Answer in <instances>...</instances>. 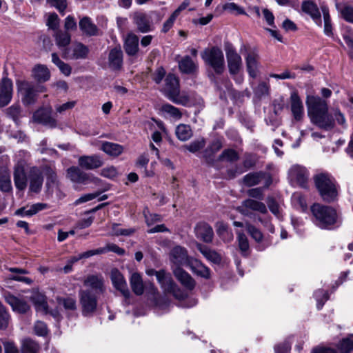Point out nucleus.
Listing matches in <instances>:
<instances>
[{
  "label": "nucleus",
  "mask_w": 353,
  "mask_h": 353,
  "mask_svg": "<svg viewBox=\"0 0 353 353\" xmlns=\"http://www.w3.org/2000/svg\"><path fill=\"white\" fill-rule=\"evenodd\" d=\"M17 86L18 92L21 96V101L24 105H30L36 103L39 92L46 91L43 85H35L28 81H17Z\"/></svg>",
  "instance_id": "nucleus-5"
},
{
  "label": "nucleus",
  "mask_w": 353,
  "mask_h": 353,
  "mask_svg": "<svg viewBox=\"0 0 353 353\" xmlns=\"http://www.w3.org/2000/svg\"><path fill=\"white\" fill-rule=\"evenodd\" d=\"M53 37H54L56 45L59 48H66L71 41V34L67 31L57 30Z\"/></svg>",
  "instance_id": "nucleus-39"
},
{
  "label": "nucleus",
  "mask_w": 353,
  "mask_h": 353,
  "mask_svg": "<svg viewBox=\"0 0 353 353\" xmlns=\"http://www.w3.org/2000/svg\"><path fill=\"white\" fill-rule=\"evenodd\" d=\"M100 149L106 154L113 157L119 156L123 152V145L109 141H103Z\"/></svg>",
  "instance_id": "nucleus-37"
},
{
  "label": "nucleus",
  "mask_w": 353,
  "mask_h": 353,
  "mask_svg": "<svg viewBox=\"0 0 353 353\" xmlns=\"http://www.w3.org/2000/svg\"><path fill=\"white\" fill-rule=\"evenodd\" d=\"M49 205L44 203H37L30 206L22 207L15 211V214L21 216H32L39 212L48 209Z\"/></svg>",
  "instance_id": "nucleus-30"
},
{
  "label": "nucleus",
  "mask_w": 353,
  "mask_h": 353,
  "mask_svg": "<svg viewBox=\"0 0 353 353\" xmlns=\"http://www.w3.org/2000/svg\"><path fill=\"white\" fill-rule=\"evenodd\" d=\"M34 333L40 336H45L48 334V329L47 325L41 321H37L34 325Z\"/></svg>",
  "instance_id": "nucleus-56"
},
{
  "label": "nucleus",
  "mask_w": 353,
  "mask_h": 353,
  "mask_svg": "<svg viewBox=\"0 0 353 353\" xmlns=\"http://www.w3.org/2000/svg\"><path fill=\"white\" fill-rule=\"evenodd\" d=\"M205 140L201 139L191 142L189 145H186L185 148L191 152H196L202 149L205 146Z\"/></svg>",
  "instance_id": "nucleus-60"
},
{
  "label": "nucleus",
  "mask_w": 353,
  "mask_h": 353,
  "mask_svg": "<svg viewBox=\"0 0 353 353\" xmlns=\"http://www.w3.org/2000/svg\"><path fill=\"white\" fill-rule=\"evenodd\" d=\"M181 8H178L174 12H172V14L170 16L168 19L164 22V23L163 25L162 30H161L162 32H163V33L168 32L170 30V28L173 26L176 17H178V15L179 14V13L181 12Z\"/></svg>",
  "instance_id": "nucleus-53"
},
{
  "label": "nucleus",
  "mask_w": 353,
  "mask_h": 353,
  "mask_svg": "<svg viewBox=\"0 0 353 353\" xmlns=\"http://www.w3.org/2000/svg\"><path fill=\"white\" fill-rule=\"evenodd\" d=\"M79 26L81 31L86 36H95L98 33L97 26L92 23L91 19L88 17H83L79 21Z\"/></svg>",
  "instance_id": "nucleus-34"
},
{
  "label": "nucleus",
  "mask_w": 353,
  "mask_h": 353,
  "mask_svg": "<svg viewBox=\"0 0 353 353\" xmlns=\"http://www.w3.org/2000/svg\"><path fill=\"white\" fill-rule=\"evenodd\" d=\"M223 147V141L221 139L217 138L214 139L209 145L203 152V157L205 162L212 165L215 161L214 156Z\"/></svg>",
  "instance_id": "nucleus-23"
},
{
  "label": "nucleus",
  "mask_w": 353,
  "mask_h": 353,
  "mask_svg": "<svg viewBox=\"0 0 353 353\" xmlns=\"http://www.w3.org/2000/svg\"><path fill=\"white\" fill-rule=\"evenodd\" d=\"M111 281L114 287L125 298L130 297V291L123 274L116 268L111 270Z\"/></svg>",
  "instance_id": "nucleus-22"
},
{
  "label": "nucleus",
  "mask_w": 353,
  "mask_h": 353,
  "mask_svg": "<svg viewBox=\"0 0 353 353\" xmlns=\"http://www.w3.org/2000/svg\"><path fill=\"white\" fill-rule=\"evenodd\" d=\"M79 297L82 315L92 316L97 308V294H94L91 290H81L79 292Z\"/></svg>",
  "instance_id": "nucleus-8"
},
{
  "label": "nucleus",
  "mask_w": 353,
  "mask_h": 353,
  "mask_svg": "<svg viewBox=\"0 0 353 353\" xmlns=\"http://www.w3.org/2000/svg\"><path fill=\"white\" fill-rule=\"evenodd\" d=\"M12 92V81L8 78H3L0 83V108L6 106L11 101Z\"/></svg>",
  "instance_id": "nucleus-19"
},
{
  "label": "nucleus",
  "mask_w": 353,
  "mask_h": 353,
  "mask_svg": "<svg viewBox=\"0 0 353 353\" xmlns=\"http://www.w3.org/2000/svg\"><path fill=\"white\" fill-rule=\"evenodd\" d=\"M13 178L16 188L20 191H23L28 185V175L27 176L24 166L22 164H17L14 166Z\"/></svg>",
  "instance_id": "nucleus-24"
},
{
  "label": "nucleus",
  "mask_w": 353,
  "mask_h": 353,
  "mask_svg": "<svg viewBox=\"0 0 353 353\" xmlns=\"http://www.w3.org/2000/svg\"><path fill=\"white\" fill-rule=\"evenodd\" d=\"M290 101V110L294 119L296 121H302L304 116V107L297 92L291 93Z\"/></svg>",
  "instance_id": "nucleus-20"
},
{
  "label": "nucleus",
  "mask_w": 353,
  "mask_h": 353,
  "mask_svg": "<svg viewBox=\"0 0 353 353\" xmlns=\"http://www.w3.org/2000/svg\"><path fill=\"white\" fill-rule=\"evenodd\" d=\"M248 195L250 197V199H256L261 201L263 199V188H255L248 190Z\"/></svg>",
  "instance_id": "nucleus-58"
},
{
  "label": "nucleus",
  "mask_w": 353,
  "mask_h": 353,
  "mask_svg": "<svg viewBox=\"0 0 353 353\" xmlns=\"http://www.w3.org/2000/svg\"><path fill=\"white\" fill-rule=\"evenodd\" d=\"M89 53L88 48L80 42H77L71 46L63 49L62 57L65 59H84Z\"/></svg>",
  "instance_id": "nucleus-12"
},
{
  "label": "nucleus",
  "mask_w": 353,
  "mask_h": 353,
  "mask_svg": "<svg viewBox=\"0 0 353 353\" xmlns=\"http://www.w3.org/2000/svg\"><path fill=\"white\" fill-rule=\"evenodd\" d=\"M108 67L113 71H120L123 68V53L120 46L112 48L108 54Z\"/></svg>",
  "instance_id": "nucleus-18"
},
{
  "label": "nucleus",
  "mask_w": 353,
  "mask_h": 353,
  "mask_svg": "<svg viewBox=\"0 0 353 353\" xmlns=\"http://www.w3.org/2000/svg\"><path fill=\"white\" fill-rule=\"evenodd\" d=\"M188 266L190 268L192 272L197 276L205 278L206 279H210V269L204 264H203L200 261L194 258H191Z\"/></svg>",
  "instance_id": "nucleus-32"
},
{
  "label": "nucleus",
  "mask_w": 353,
  "mask_h": 353,
  "mask_svg": "<svg viewBox=\"0 0 353 353\" xmlns=\"http://www.w3.org/2000/svg\"><path fill=\"white\" fill-rule=\"evenodd\" d=\"M51 6L54 7L62 15L68 6V0H46Z\"/></svg>",
  "instance_id": "nucleus-54"
},
{
  "label": "nucleus",
  "mask_w": 353,
  "mask_h": 353,
  "mask_svg": "<svg viewBox=\"0 0 353 353\" xmlns=\"http://www.w3.org/2000/svg\"><path fill=\"white\" fill-rule=\"evenodd\" d=\"M161 91L174 103L186 106L190 103V96L185 92L180 91L179 79L174 74H168Z\"/></svg>",
  "instance_id": "nucleus-4"
},
{
  "label": "nucleus",
  "mask_w": 353,
  "mask_h": 353,
  "mask_svg": "<svg viewBox=\"0 0 353 353\" xmlns=\"http://www.w3.org/2000/svg\"><path fill=\"white\" fill-rule=\"evenodd\" d=\"M314 182L321 199L326 203L335 201L338 189L335 179L328 173H319L314 176Z\"/></svg>",
  "instance_id": "nucleus-3"
},
{
  "label": "nucleus",
  "mask_w": 353,
  "mask_h": 353,
  "mask_svg": "<svg viewBox=\"0 0 353 353\" xmlns=\"http://www.w3.org/2000/svg\"><path fill=\"white\" fill-rule=\"evenodd\" d=\"M59 18L58 15L56 13H52L48 16V20H47V26L49 27V28L54 30V32L57 31V30H59Z\"/></svg>",
  "instance_id": "nucleus-57"
},
{
  "label": "nucleus",
  "mask_w": 353,
  "mask_h": 353,
  "mask_svg": "<svg viewBox=\"0 0 353 353\" xmlns=\"http://www.w3.org/2000/svg\"><path fill=\"white\" fill-rule=\"evenodd\" d=\"M79 166L85 170H93L103 165V160L99 154L83 155L78 159Z\"/></svg>",
  "instance_id": "nucleus-16"
},
{
  "label": "nucleus",
  "mask_w": 353,
  "mask_h": 353,
  "mask_svg": "<svg viewBox=\"0 0 353 353\" xmlns=\"http://www.w3.org/2000/svg\"><path fill=\"white\" fill-rule=\"evenodd\" d=\"M101 176L108 178V179H114L118 174L117 168L114 166H109L103 168L100 172Z\"/></svg>",
  "instance_id": "nucleus-62"
},
{
  "label": "nucleus",
  "mask_w": 353,
  "mask_h": 353,
  "mask_svg": "<svg viewBox=\"0 0 353 353\" xmlns=\"http://www.w3.org/2000/svg\"><path fill=\"white\" fill-rule=\"evenodd\" d=\"M41 347L39 344L30 338L24 339L21 343V353H39Z\"/></svg>",
  "instance_id": "nucleus-43"
},
{
  "label": "nucleus",
  "mask_w": 353,
  "mask_h": 353,
  "mask_svg": "<svg viewBox=\"0 0 353 353\" xmlns=\"http://www.w3.org/2000/svg\"><path fill=\"white\" fill-rule=\"evenodd\" d=\"M194 230L197 238L205 243L212 242L214 232L212 228L208 223L205 222L199 223L196 224Z\"/></svg>",
  "instance_id": "nucleus-27"
},
{
  "label": "nucleus",
  "mask_w": 353,
  "mask_h": 353,
  "mask_svg": "<svg viewBox=\"0 0 353 353\" xmlns=\"http://www.w3.org/2000/svg\"><path fill=\"white\" fill-rule=\"evenodd\" d=\"M290 174L301 187L304 188H307L308 173L305 168L299 165H294L290 169Z\"/></svg>",
  "instance_id": "nucleus-31"
},
{
  "label": "nucleus",
  "mask_w": 353,
  "mask_h": 353,
  "mask_svg": "<svg viewBox=\"0 0 353 353\" xmlns=\"http://www.w3.org/2000/svg\"><path fill=\"white\" fill-rule=\"evenodd\" d=\"M256 163V155L251 153H245L243 165L245 168L250 169L253 168Z\"/></svg>",
  "instance_id": "nucleus-59"
},
{
  "label": "nucleus",
  "mask_w": 353,
  "mask_h": 353,
  "mask_svg": "<svg viewBox=\"0 0 353 353\" xmlns=\"http://www.w3.org/2000/svg\"><path fill=\"white\" fill-rule=\"evenodd\" d=\"M239 159L238 152L234 149H225L218 157V161H227L228 162H234Z\"/></svg>",
  "instance_id": "nucleus-47"
},
{
  "label": "nucleus",
  "mask_w": 353,
  "mask_h": 353,
  "mask_svg": "<svg viewBox=\"0 0 353 353\" xmlns=\"http://www.w3.org/2000/svg\"><path fill=\"white\" fill-rule=\"evenodd\" d=\"M237 211L245 216L256 220L258 216L255 212L265 214L268 213V208L261 201L247 199L241 202V205L237 208Z\"/></svg>",
  "instance_id": "nucleus-7"
},
{
  "label": "nucleus",
  "mask_w": 353,
  "mask_h": 353,
  "mask_svg": "<svg viewBox=\"0 0 353 353\" xmlns=\"http://www.w3.org/2000/svg\"><path fill=\"white\" fill-rule=\"evenodd\" d=\"M307 114L311 122L321 129L330 130L334 127V119L329 114L327 101L319 96L307 95L305 100Z\"/></svg>",
  "instance_id": "nucleus-1"
},
{
  "label": "nucleus",
  "mask_w": 353,
  "mask_h": 353,
  "mask_svg": "<svg viewBox=\"0 0 353 353\" xmlns=\"http://www.w3.org/2000/svg\"><path fill=\"white\" fill-rule=\"evenodd\" d=\"M314 223L321 229L331 230L339 222V216L332 207L314 203L311 206Z\"/></svg>",
  "instance_id": "nucleus-2"
},
{
  "label": "nucleus",
  "mask_w": 353,
  "mask_h": 353,
  "mask_svg": "<svg viewBox=\"0 0 353 353\" xmlns=\"http://www.w3.org/2000/svg\"><path fill=\"white\" fill-rule=\"evenodd\" d=\"M245 63L247 67V71L249 75L255 79L258 74V68L259 65V56L258 53L253 50L247 54L245 57Z\"/></svg>",
  "instance_id": "nucleus-29"
},
{
  "label": "nucleus",
  "mask_w": 353,
  "mask_h": 353,
  "mask_svg": "<svg viewBox=\"0 0 353 353\" xmlns=\"http://www.w3.org/2000/svg\"><path fill=\"white\" fill-rule=\"evenodd\" d=\"M162 110L165 112L170 114L171 116L175 117V118H181V113L179 108L173 106L170 104H165L162 106Z\"/></svg>",
  "instance_id": "nucleus-61"
},
{
  "label": "nucleus",
  "mask_w": 353,
  "mask_h": 353,
  "mask_svg": "<svg viewBox=\"0 0 353 353\" xmlns=\"http://www.w3.org/2000/svg\"><path fill=\"white\" fill-rule=\"evenodd\" d=\"M57 302L59 305H62L67 311H75L77 308V300L74 296H57Z\"/></svg>",
  "instance_id": "nucleus-42"
},
{
  "label": "nucleus",
  "mask_w": 353,
  "mask_h": 353,
  "mask_svg": "<svg viewBox=\"0 0 353 353\" xmlns=\"http://www.w3.org/2000/svg\"><path fill=\"white\" fill-rule=\"evenodd\" d=\"M130 286L133 292L138 296L142 295L144 292V285L142 278L139 273H133L131 276Z\"/></svg>",
  "instance_id": "nucleus-41"
},
{
  "label": "nucleus",
  "mask_w": 353,
  "mask_h": 353,
  "mask_svg": "<svg viewBox=\"0 0 353 353\" xmlns=\"http://www.w3.org/2000/svg\"><path fill=\"white\" fill-rule=\"evenodd\" d=\"M29 192L39 194L43 186V175L42 170L37 166H32L28 172Z\"/></svg>",
  "instance_id": "nucleus-13"
},
{
  "label": "nucleus",
  "mask_w": 353,
  "mask_h": 353,
  "mask_svg": "<svg viewBox=\"0 0 353 353\" xmlns=\"http://www.w3.org/2000/svg\"><path fill=\"white\" fill-rule=\"evenodd\" d=\"M157 281L164 294H171L179 300H183L187 296L186 293L174 282L170 273L167 272L165 270Z\"/></svg>",
  "instance_id": "nucleus-9"
},
{
  "label": "nucleus",
  "mask_w": 353,
  "mask_h": 353,
  "mask_svg": "<svg viewBox=\"0 0 353 353\" xmlns=\"http://www.w3.org/2000/svg\"><path fill=\"white\" fill-rule=\"evenodd\" d=\"M223 8L224 10H227L232 14L235 13L236 14H245V12L244 11L243 8L233 2L225 3L223 6Z\"/></svg>",
  "instance_id": "nucleus-55"
},
{
  "label": "nucleus",
  "mask_w": 353,
  "mask_h": 353,
  "mask_svg": "<svg viewBox=\"0 0 353 353\" xmlns=\"http://www.w3.org/2000/svg\"><path fill=\"white\" fill-rule=\"evenodd\" d=\"M41 170L42 172H44L47 178V181L46 183V193L48 195L51 196L53 192L52 190V186L57 185L58 183L56 171L53 168H52L50 165L43 166Z\"/></svg>",
  "instance_id": "nucleus-33"
},
{
  "label": "nucleus",
  "mask_w": 353,
  "mask_h": 353,
  "mask_svg": "<svg viewBox=\"0 0 353 353\" xmlns=\"http://www.w3.org/2000/svg\"><path fill=\"white\" fill-rule=\"evenodd\" d=\"M166 72L163 67H158L152 74V79L157 83L159 84L163 79L165 77Z\"/></svg>",
  "instance_id": "nucleus-63"
},
{
  "label": "nucleus",
  "mask_w": 353,
  "mask_h": 353,
  "mask_svg": "<svg viewBox=\"0 0 353 353\" xmlns=\"http://www.w3.org/2000/svg\"><path fill=\"white\" fill-rule=\"evenodd\" d=\"M10 320L8 310L0 301V330H6L8 327Z\"/></svg>",
  "instance_id": "nucleus-49"
},
{
  "label": "nucleus",
  "mask_w": 353,
  "mask_h": 353,
  "mask_svg": "<svg viewBox=\"0 0 353 353\" xmlns=\"http://www.w3.org/2000/svg\"><path fill=\"white\" fill-rule=\"evenodd\" d=\"M265 176L264 172H251L243 176V182L245 185L252 187L258 185Z\"/></svg>",
  "instance_id": "nucleus-40"
},
{
  "label": "nucleus",
  "mask_w": 353,
  "mask_h": 353,
  "mask_svg": "<svg viewBox=\"0 0 353 353\" xmlns=\"http://www.w3.org/2000/svg\"><path fill=\"white\" fill-rule=\"evenodd\" d=\"M21 107L19 104H13L6 109V114L10 117L16 123H18L21 114Z\"/></svg>",
  "instance_id": "nucleus-52"
},
{
  "label": "nucleus",
  "mask_w": 353,
  "mask_h": 353,
  "mask_svg": "<svg viewBox=\"0 0 353 353\" xmlns=\"http://www.w3.org/2000/svg\"><path fill=\"white\" fill-rule=\"evenodd\" d=\"M169 258L173 264L180 267L181 265L188 266L192 257L188 256V251L184 247L176 245L171 249Z\"/></svg>",
  "instance_id": "nucleus-15"
},
{
  "label": "nucleus",
  "mask_w": 353,
  "mask_h": 353,
  "mask_svg": "<svg viewBox=\"0 0 353 353\" xmlns=\"http://www.w3.org/2000/svg\"><path fill=\"white\" fill-rule=\"evenodd\" d=\"M133 21L139 32L147 33L153 30V25L151 17L143 12H137L133 17Z\"/></svg>",
  "instance_id": "nucleus-21"
},
{
  "label": "nucleus",
  "mask_w": 353,
  "mask_h": 353,
  "mask_svg": "<svg viewBox=\"0 0 353 353\" xmlns=\"http://www.w3.org/2000/svg\"><path fill=\"white\" fill-rule=\"evenodd\" d=\"M83 170L79 165L71 166L67 170V176L72 182L80 184H86L88 183L97 184L101 181L99 178L88 174Z\"/></svg>",
  "instance_id": "nucleus-10"
},
{
  "label": "nucleus",
  "mask_w": 353,
  "mask_h": 353,
  "mask_svg": "<svg viewBox=\"0 0 353 353\" xmlns=\"http://www.w3.org/2000/svg\"><path fill=\"white\" fill-rule=\"evenodd\" d=\"M245 228H246V230L249 233V234L256 242L260 243L263 241V233L258 228H256L254 225H253L249 223H246Z\"/></svg>",
  "instance_id": "nucleus-51"
},
{
  "label": "nucleus",
  "mask_w": 353,
  "mask_h": 353,
  "mask_svg": "<svg viewBox=\"0 0 353 353\" xmlns=\"http://www.w3.org/2000/svg\"><path fill=\"white\" fill-rule=\"evenodd\" d=\"M85 287L90 288L92 292L95 294H103L105 292L103 279L101 276L89 275L83 281Z\"/></svg>",
  "instance_id": "nucleus-25"
},
{
  "label": "nucleus",
  "mask_w": 353,
  "mask_h": 353,
  "mask_svg": "<svg viewBox=\"0 0 353 353\" xmlns=\"http://www.w3.org/2000/svg\"><path fill=\"white\" fill-rule=\"evenodd\" d=\"M139 37L134 33H128L124 40L123 48L125 53L130 57L137 55L139 48Z\"/></svg>",
  "instance_id": "nucleus-28"
},
{
  "label": "nucleus",
  "mask_w": 353,
  "mask_h": 353,
  "mask_svg": "<svg viewBox=\"0 0 353 353\" xmlns=\"http://www.w3.org/2000/svg\"><path fill=\"white\" fill-rule=\"evenodd\" d=\"M180 71L184 74H193L198 70V65L189 57L185 56L179 62Z\"/></svg>",
  "instance_id": "nucleus-38"
},
{
  "label": "nucleus",
  "mask_w": 353,
  "mask_h": 353,
  "mask_svg": "<svg viewBox=\"0 0 353 353\" xmlns=\"http://www.w3.org/2000/svg\"><path fill=\"white\" fill-rule=\"evenodd\" d=\"M341 353H350L353 350V335L343 339L338 344Z\"/></svg>",
  "instance_id": "nucleus-50"
},
{
  "label": "nucleus",
  "mask_w": 353,
  "mask_h": 353,
  "mask_svg": "<svg viewBox=\"0 0 353 353\" xmlns=\"http://www.w3.org/2000/svg\"><path fill=\"white\" fill-rule=\"evenodd\" d=\"M229 72L232 75L239 73L242 66V59L230 43H227L225 48Z\"/></svg>",
  "instance_id": "nucleus-11"
},
{
  "label": "nucleus",
  "mask_w": 353,
  "mask_h": 353,
  "mask_svg": "<svg viewBox=\"0 0 353 353\" xmlns=\"http://www.w3.org/2000/svg\"><path fill=\"white\" fill-rule=\"evenodd\" d=\"M204 62L210 66L217 74H221L225 70V60L223 51L217 46L205 49L201 54Z\"/></svg>",
  "instance_id": "nucleus-6"
},
{
  "label": "nucleus",
  "mask_w": 353,
  "mask_h": 353,
  "mask_svg": "<svg viewBox=\"0 0 353 353\" xmlns=\"http://www.w3.org/2000/svg\"><path fill=\"white\" fill-rule=\"evenodd\" d=\"M32 76L37 81L43 83L50 79V72L46 65L37 64L32 69Z\"/></svg>",
  "instance_id": "nucleus-36"
},
{
  "label": "nucleus",
  "mask_w": 353,
  "mask_h": 353,
  "mask_svg": "<svg viewBox=\"0 0 353 353\" xmlns=\"http://www.w3.org/2000/svg\"><path fill=\"white\" fill-rule=\"evenodd\" d=\"M342 17L347 22L353 23V7L345 6L341 10Z\"/></svg>",
  "instance_id": "nucleus-64"
},
{
  "label": "nucleus",
  "mask_w": 353,
  "mask_h": 353,
  "mask_svg": "<svg viewBox=\"0 0 353 353\" xmlns=\"http://www.w3.org/2000/svg\"><path fill=\"white\" fill-rule=\"evenodd\" d=\"M51 107L41 108L33 114V121L37 123L54 128L57 126V121L52 117Z\"/></svg>",
  "instance_id": "nucleus-14"
},
{
  "label": "nucleus",
  "mask_w": 353,
  "mask_h": 353,
  "mask_svg": "<svg viewBox=\"0 0 353 353\" xmlns=\"http://www.w3.org/2000/svg\"><path fill=\"white\" fill-rule=\"evenodd\" d=\"M175 133L177 138L182 141L188 140L192 136V131L190 126L185 124L179 125L176 128Z\"/></svg>",
  "instance_id": "nucleus-44"
},
{
  "label": "nucleus",
  "mask_w": 353,
  "mask_h": 353,
  "mask_svg": "<svg viewBox=\"0 0 353 353\" xmlns=\"http://www.w3.org/2000/svg\"><path fill=\"white\" fill-rule=\"evenodd\" d=\"M0 190L3 192H10L12 190L10 176L7 172L0 174Z\"/></svg>",
  "instance_id": "nucleus-48"
},
{
  "label": "nucleus",
  "mask_w": 353,
  "mask_h": 353,
  "mask_svg": "<svg viewBox=\"0 0 353 353\" xmlns=\"http://www.w3.org/2000/svg\"><path fill=\"white\" fill-rule=\"evenodd\" d=\"M173 274L181 284L187 290H192L194 288L196 285L194 279L181 267H176L173 270Z\"/></svg>",
  "instance_id": "nucleus-26"
},
{
  "label": "nucleus",
  "mask_w": 353,
  "mask_h": 353,
  "mask_svg": "<svg viewBox=\"0 0 353 353\" xmlns=\"http://www.w3.org/2000/svg\"><path fill=\"white\" fill-rule=\"evenodd\" d=\"M237 241L239 250L242 256H248L249 255L250 245L248 237L243 232L237 233Z\"/></svg>",
  "instance_id": "nucleus-45"
},
{
  "label": "nucleus",
  "mask_w": 353,
  "mask_h": 353,
  "mask_svg": "<svg viewBox=\"0 0 353 353\" xmlns=\"http://www.w3.org/2000/svg\"><path fill=\"white\" fill-rule=\"evenodd\" d=\"M303 12L309 14L314 21L321 23V13L316 4L310 0L303 1L301 5Z\"/></svg>",
  "instance_id": "nucleus-35"
},
{
  "label": "nucleus",
  "mask_w": 353,
  "mask_h": 353,
  "mask_svg": "<svg viewBox=\"0 0 353 353\" xmlns=\"http://www.w3.org/2000/svg\"><path fill=\"white\" fill-rule=\"evenodd\" d=\"M3 297L5 301L11 306L14 312L25 314L30 309V305L25 300L14 296L9 292H6Z\"/></svg>",
  "instance_id": "nucleus-17"
},
{
  "label": "nucleus",
  "mask_w": 353,
  "mask_h": 353,
  "mask_svg": "<svg viewBox=\"0 0 353 353\" xmlns=\"http://www.w3.org/2000/svg\"><path fill=\"white\" fill-rule=\"evenodd\" d=\"M32 302L39 310H43L47 312L48 303L46 296L41 293H35L30 297Z\"/></svg>",
  "instance_id": "nucleus-46"
}]
</instances>
